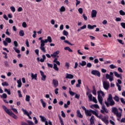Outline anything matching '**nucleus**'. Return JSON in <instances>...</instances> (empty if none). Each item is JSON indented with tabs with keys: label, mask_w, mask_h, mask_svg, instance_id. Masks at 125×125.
I'll list each match as a JSON object with an SVG mask.
<instances>
[{
	"label": "nucleus",
	"mask_w": 125,
	"mask_h": 125,
	"mask_svg": "<svg viewBox=\"0 0 125 125\" xmlns=\"http://www.w3.org/2000/svg\"><path fill=\"white\" fill-rule=\"evenodd\" d=\"M14 45H15V47H17L18 46V42L17 41H15L13 42Z\"/></svg>",
	"instance_id": "50"
},
{
	"label": "nucleus",
	"mask_w": 125,
	"mask_h": 125,
	"mask_svg": "<svg viewBox=\"0 0 125 125\" xmlns=\"http://www.w3.org/2000/svg\"><path fill=\"white\" fill-rule=\"evenodd\" d=\"M53 68L54 69V70H55V71H58L59 70V68L57 66V64H56V63H54Z\"/></svg>",
	"instance_id": "34"
},
{
	"label": "nucleus",
	"mask_w": 125,
	"mask_h": 125,
	"mask_svg": "<svg viewBox=\"0 0 125 125\" xmlns=\"http://www.w3.org/2000/svg\"><path fill=\"white\" fill-rule=\"evenodd\" d=\"M87 91L86 93V95L87 96V95H89L90 93H91V91L90 90V89L88 88V87H87Z\"/></svg>",
	"instance_id": "40"
},
{
	"label": "nucleus",
	"mask_w": 125,
	"mask_h": 125,
	"mask_svg": "<svg viewBox=\"0 0 125 125\" xmlns=\"http://www.w3.org/2000/svg\"><path fill=\"white\" fill-rule=\"evenodd\" d=\"M78 11H79V13H80V14H82L83 11V8H80L78 9Z\"/></svg>",
	"instance_id": "61"
},
{
	"label": "nucleus",
	"mask_w": 125,
	"mask_h": 125,
	"mask_svg": "<svg viewBox=\"0 0 125 125\" xmlns=\"http://www.w3.org/2000/svg\"><path fill=\"white\" fill-rule=\"evenodd\" d=\"M42 59H41L40 60V58H37V61L39 62H40H40H44V60H45V59H46V57H45V55H43L42 56Z\"/></svg>",
	"instance_id": "13"
},
{
	"label": "nucleus",
	"mask_w": 125,
	"mask_h": 125,
	"mask_svg": "<svg viewBox=\"0 0 125 125\" xmlns=\"http://www.w3.org/2000/svg\"><path fill=\"white\" fill-rule=\"evenodd\" d=\"M114 73L112 72H110V75L106 74L105 78L107 80H109V82H113L114 81Z\"/></svg>",
	"instance_id": "5"
},
{
	"label": "nucleus",
	"mask_w": 125,
	"mask_h": 125,
	"mask_svg": "<svg viewBox=\"0 0 125 125\" xmlns=\"http://www.w3.org/2000/svg\"><path fill=\"white\" fill-rule=\"evenodd\" d=\"M81 96V95L80 94H75V98H77V99H80V97Z\"/></svg>",
	"instance_id": "62"
},
{
	"label": "nucleus",
	"mask_w": 125,
	"mask_h": 125,
	"mask_svg": "<svg viewBox=\"0 0 125 125\" xmlns=\"http://www.w3.org/2000/svg\"><path fill=\"white\" fill-rule=\"evenodd\" d=\"M79 65H80L82 67H83V66H85V65H86V62L84 61H83L82 62L79 63Z\"/></svg>",
	"instance_id": "29"
},
{
	"label": "nucleus",
	"mask_w": 125,
	"mask_h": 125,
	"mask_svg": "<svg viewBox=\"0 0 125 125\" xmlns=\"http://www.w3.org/2000/svg\"><path fill=\"white\" fill-rule=\"evenodd\" d=\"M41 45H40V49L42 50L43 53H45L46 52V50H45V48L44 47V46L45 45V44L44 42H43V40L41 41Z\"/></svg>",
	"instance_id": "6"
},
{
	"label": "nucleus",
	"mask_w": 125,
	"mask_h": 125,
	"mask_svg": "<svg viewBox=\"0 0 125 125\" xmlns=\"http://www.w3.org/2000/svg\"><path fill=\"white\" fill-rule=\"evenodd\" d=\"M2 54H3L4 56V58H5V59H7L8 57H7V53H6V52H2Z\"/></svg>",
	"instance_id": "53"
},
{
	"label": "nucleus",
	"mask_w": 125,
	"mask_h": 125,
	"mask_svg": "<svg viewBox=\"0 0 125 125\" xmlns=\"http://www.w3.org/2000/svg\"><path fill=\"white\" fill-rule=\"evenodd\" d=\"M39 117L41 118V121L43 123H44V122H46V118H45L44 117H43L42 115H40Z\"/></svg>",
	"instance_id": "24"
},
{
	"label": "nucleus",
	"mask_w": 125,
	"mask_h": 125,
	"mask_svg": "<svg viewBox=\"0 0 125 125\" xmlns=\"http://www.w3.org/2000/svg\"><path fill=\"white\" fill-rule=\"evenodd\" d=\"M5 41L7 42L8 43H10L12 42L11 39H10V38H6Z\"/></svg>",
	"instance_id": "35"
},
{
	"label": "nucleus",
	"mask_w": 125,
	"mask_h": 125,
	"mask_svg": "<svg viewBox=\"0 0 125 125\" xmlns=\"http://www.w3.org/2000/svg\"><path fill=\"white\" fill-rule=\"evenodd\" d=\"M19 35L20 37H24L25 36V33H24L23 30H21L19 32Z\"/></svg>",
	"instance_id": "30"
},
{
	"label": "nucleus",
	"mask_w": 125,
	"mask_h": 125,
	"mask_svg": "<svg viewBox=\"0 0 125 125\" xmlns=\"http://www.w3.org/2000/svg\"><path fill=\"white\" fill-rule=\"evenodd\" d=\"M92 101L94 102L96 104H97V100L96 97H93Z\"/></svg>",
	"instance_id": "58"
},
{
	"label": "nucleus",
	"mask_w": 125,
	"mask_h": 125,
	"mask_svg": "<svg viewBox=\"0 0 125 125\" xmlns=\"http://www.w3.org/2000/svg\"><path fill=\"white\" fill-rule=\"evenodd\" d=\"M10 9L12 11V12H15V11L16 10L15 9V7H14V6L10 7Z\"/></svg>",
	"instance_id": "57"
},
{
	"label": "nucleus",
	"mask_w": 125,
	"mask_h": 125,
	"mask_svg": "<svg viewBox=\"0 0 125 125\" xmlns=\"http://www.w3.org/2000/svg\"><path fill=\"white\" fill-rule=\"evenodd\" d=\"M121 26L122 27V28H124V29H125V22H121Z\"/></svg>",
	"instance_id": "64"
},
{
	"label": "nucleus",
	"mask_w": 125,
	"mask_h": 125,
	"mask_svg": "<svg viewBox=\"0 0 125 125\" xmlns=\"http://www.w3.org/2000/svg\"><path fill=\"white\" fill-rule=\"evenodd\" d=\"M64 42H65V43H67V44H69V45H74V44L71 43V42L67 40H64Z\"/></svg>",
	"instance_id": "48"
},
{
	"label": "nucleus",
	"mask_w": 125,
	"mask_h": 125,
	"mask_svg": "<svg viewBox=\"0 0 125 125\" xmlns=\"http://www.w3.org/2000/svg\"><path fill=\"white\" fill-rule=\"evenodd\" d=\"M98 100L99 103L101 104V105H102L103 102V98H102L101 95H99V94H98Z\"/></svg>",
	"instance_id": "12"
},
{
	"label": "nucleus",
	"mask_w": 125,
	"mask_h": 125,
	"mask_svg": "<svg viewBox=\"0 0 125 125\" xmlns=\"http://www.w3.org/2000/svg\"><path fill=\"white\" fill-rule=\"evenodd\" d=\"M104 104L106 107H110V106H114L115 105V102L113 100L112 94H109L107 98V100L104 101Z\"/></svg>",
	"instance_id": "1"
},
{
	"label": "nucleus",
	"mask_w": 125,
	"mask_h": 125,
	"mask_svg": "<svg viewBox=\"0 0 125 125\" xmlns=\"http://www.w3.org/2000/svg\"><path fill=\"white\" fill-rule=\"evenodd\" d=\"M5 92H7V94L10 95L11 94V92H10V89H7L6 88L4 89Z\"/></svg>",
	"instance_id": "37"
},
{
	"label": "nucleus",
	"mask_w": 125,
	"mask_h": 125,
	"mask_svg": "<svg viewBox=\"0 0 125 125\" xmlns=\"http://www.w3.org/2000/svg\"><path fill=\"white\" fill-rule=\"evenodd\" d=\"M104 88L105 89V90H108L109 89V87H110V83L109 82H106V81H104L103 83Z\"/></svg>",
	"instance_id": "8"
},
{
	"label": "nucleus",
	"mask_w": 125,
	"mask_h": 125,
	"mask_svg": "<svg viewBox=\"0 0 125 125\" xmlns=\"http://www.w3.org/2000/svg\"><path fill=\"white\" fill-rule=\"evenodd\" d=\"M18 87H21L22 86V82H21V79L17 81Z\"/></svg>",
	"instance_id": "23"
},
{
	"label": "nucleus",
	"mask_w": 125,
	"mask_h": 125,
	"mask_svg": "<svg viewBox=\"0 0 125 125\" xmlns=\"http://www.w3.org/2000/svg\"><path fill=\"white\" fill-rule=\"evenodd\" d=\"M1 85H2V86H8L9 85L8 83L6 82L2 83H1Z\"/></svg>",
	"instance_id": "44"
},
{
	"label": "nucleus",
	"mask_w": 125,
	"mask_h": 125,
	"mask_svg": "<svg viewBox=\"0 0 125 125\" xmlns=\"http://www.w3.org/2000/svg\"><path fill=\"white\" fill-rule=\"evenodd\" d=\"M77 116L78 117V118H82L83 116L82 115V113H81V111L80 110H78L77 111Z\"/></svg>",
	"instance_id": "19"
},
{
	"label": "nucleus",
	"mask_w": 125,
	"mask_h": 125,
	"mask_svg": "<svg viewBox=\"0 0 125 125\" xmlns=\"http://www.w3.org/2000/svg\"><path fill=\"white\" fill-rule=\"evenodd\" d=\"M96 27H97L96 25H91L90 24H88L87 25V28L89 30H93V29H94V28H96Z\"/></svg>",
	"instance_id": "18"
},
{
	"label": "nucleus",
	"mask_w": 125,
	"mask_h": 125,
	"mask_svg": "<svg viewBox=\"0 0 125 125\" xmlns=\"http://www.w3.org/2000/svg\"><path fill=\"white\" fill-rule=\"evenodd\" d=\"M15 51H16V52H17V53H20V50L17 49V48H16V47H13Z\"/></svg>",
	"instance_id": "46"
},
{
	"label": "nucleus",
	"mask_w": 125,
	"mask_h": 125,
	"mask_svg": "<svg viewBox=\"0 0 125 125\" xmlns=\"http://www.w3.org/2000/svg\"><path fill=\"white\" fill-rule=\"evenodd\" d=\"M57 60H58V59H57V58H55L53 62L54 63H56V65H58V66H60V62Z\"/></svg>",
	"instance_id": "20"
},
{
	"label": "nucleus",
	"mask_w": 125,
	"mask_h": 125,
	"mask_svg": "<svg viewBox=\"0 0 125 125\" xmlns=\"http://www.w3.org/2000/svg\"><path fill=\"white\" fill-rule=\"evenodd\" d=\"M97 93L98 95V94H99V95H100V94H102V96H103V97H104L105 96V94L104 93V92L102 91V90L98 91L97 92Z\"/></svg>",
	"instance_id": "26"
},
{
	"label": "nucleus",
	"mask_w": 125,
	"mask_h": 125,
	"mask_svg": "<svg viewBox=\"0 0 125 125\" xmlns=\"http://www.w3.org/2000/svg\"><path fill=\"white\" fill-rule=\"evenodd\" d=\"M90 125L94 124V116L92 115L90 119Z\"/></svg>",
	"instance_id": "22"
},
{
	"label": "nucleus",
	"mask_w": 125,
	"mask_h": 125,
	"mask_svg": "<svg viewBox=\"0 0 125 125\" xmlns=\"http://www.w3.org/2000/svg\"><path fill=\"white\" fill-rule=\"evenodd\" d=\"M22 112H23L24 115H26V116H28L29 115V112L27 111V110L22 108Z\"/></svg>",
	"instance_id": "42"
},
{
	"label": "nucleus",
	"mask_w": 125,
	"mask_h": 125,
	"mask_svg": "<svg viewBox=\"0 0 125 125\" xmlns=\"http://www.w3.org/2000/svg\"><path fill=\"white\" fill-rule=\"evenodd\" d=\"M11 110H12V111L14 112V113H15L16 114H18V111L17 110V109L16 108H14L13 107H12L11 108Z\"/></svg>",
	"instance_id": "47"
},
{
	"label": "nucleus",
	"mask_w": 125,
	"mask_h": 125,
	"mask_svg": "<svg viewBox=\"0 0 125 125\" xmlns=\"http://www.w3.org/2000/svg\"><path fill=\"white\" fill-rule=\"evenodd\" d=\"M117 41L118 42H119V43H121V44H125V43L122 40L117 39Z\"/></svg>",
	"instance_id": "52"
},
{
	"label": "nucleus",
	"mask_w": 125,
	"mask_h": 125,
	"mask_svg": "<svg viewBox=\"0 0 125 125\" xmlns=\"http://www.w3.org/2000/svg\"><path fill=\"white\" fill-rule=\"evenodd\" d=\"M1 98H4V99H5L7 98V95L5 93H3L2 95H0Z\"/></svg>",
	"instance_id": "38"
},
{
	"label": "nucleus",
	"mask_w": 125,
	"mask_h": 125,
	"mask_svg": "<svg viewBox=\"0 0 125 125\" xmlns=\"http://www.w3.org/2000/svg\"><path fill=\"white\" fill-rule=\"evenodd\" d=\"M91 66H92V64L90 62H88L86 64V67L87 68H91Z\"/></svg>",
	"instance_id": "56"
},
{
	"label": "nucleus",
	"mask_w": 125,
	"mask_h": 125,
	"mask_svg": "<svg viewBox=\"0 0 125 125\" xmlns=\"http://www.w3.org/2000/svg\"><path fill=\"white\" fill-rule=\"evenodd\" d=\"M65 67H66L67 69H68L70 67V63L68 62H66L65 64Z\"/></svg>",
	"instance_id": "49"
},
{
	"label": "nucleus",
	"mask_w": 125,
	"mask_h": 125,
	"mask_svg": "<svg viewBox=\"0 0 125 125\" xmlns=\"http://www.w3.org/2000/svg\"><path fill=\"white\" fill-rule=\"evenodd\" d=\"M119 13L120 15H122V16H125V12L124 11H123V10H121L119 11Z\"/></svg>",
	"instance_id": "43"
},
{
	"label": "nucleus",
	"mask_w": 125,
	"mask_h": 125,
	"mask_svg": "<svg viewBox=\"0 0 125 125\" xmlns=\"http://www.w3.org/2000/svg\"><path fill=\"white\" fill-rule=\"evenodd\" d=\"M91 74H92V75H93L94 76L99 77V78H100V77L101 76V74L100 73V72L96 70H92V71L91 72Z\"/></svg>",
	"instance_id": "7"
},
{
	"label": "nucleus",
	"mask_w": 125,
	"mask_h": 125,
	"mask_svg": "<svg viewBox=\"0 0 125 125\" xmlns=\"http://www.w3.org/2000/svg\"><path fill=\"white\" fill-rule=\"evenodd\" d=\"M31 78L32 79V80H37V78H38V74H34V73H31Z\"/></svg>",
	"instance_id": "21"
},
{
	"label": "nucleus",
	"mask_w": 125,
	"mask_h": 125,
	"mask_svg": "<svg viewBox=\"0 0 125 125\" xmlns=\"http://www.w3.org/2000/svg\"><path fill=\"white\" fill-rule=\"evenodd\" d=\"M121 102L124 105H125V100L123 98H120Z\"/></svg>",
	"instance_id": "60"
},
{
	"label": "nucleus",
	"mask_w": 125,
	"mask_h": 125,
	"mask_svg": "<svg viewBox=\"0 0 125 125\" xmlns=\"http://www.w3.org/2000/svg\"><path fill=\"white\" fill-rule=\"evenodd\" d=\"M65 79H69L70 80H72V79H74V75L66 73L65 75Z\"/></svg>",
	"instance_id": "14"
},
{
	"label": "nucleus",
	"mask_w": 125,
	"mask_h": 125,
	"mask_svg": "<svg viewBox=\"0 0 125 125\" xmlns=\"http://www.w3.org/2000/svg\"><path fill=\"white\" fill-rule=\"evenodd\" d=\"M47 40L48 41V42H52V39H51V37L50 36H48L47 37Z\"/></svg>",
	"instance_id": "55"
},
{
	"label": "nucleus",
	"mask_w": 125,
	"mask_h": 125,
	"mask_svg": "<svg viewBox=\"0 0 125 125\" xmlns=\"http://www.w3.org/2000/svg\"><path fill=\"white\" fill-rule=\"evenodd\" d=\"M60 53V51L57 50V51L54 52L53 54H52L51 55V56L52 57H54V58H55V57H57V58H59V56H58V54H59Z\"/></svg>",
	"instance_id": "9"
},
{
	"label": "nucleus",
	"mask_w": 125,
	"mask_h": 125,
	"mask_svg": "<svg viewBox=\"0 0 125 125\" xmlns=\"http://www.w3.org/2000/svg\"><path fill=\"white\" fill-rule=\"evenodd\" d=\"M2 108L3 109V110L5 111V113L6 114H8L9 116H11V117H12L15 120H17L18 119V117L16 116L12 111H10L9 109L5 106V105H2Z\"/></svg>",
	"instance_id": "2"
},
{
	"label": "nucleus",
	"mask_w": 125,
	"mask_h": 125,
	"mask_svg": "<svg viewBox=\"0 0 125 125\" xmlns=\"http://www.w3.org/2000/svg\"><path fill=\"white\" fill-rule=\"evenodd\" d=\"M52 83L53 84L54 87H57L59 85V83L58 82V80L56 79H53L52 81Z\"/></svg>",
	"instance_id": "10"
},
{
	"label": "nucleus",
	"mask_w": 125,
	"mask_h": 125,
	"mask_svg": "<svg viewBox=\"0 0 125 125\" xmlns=\"http://www.w3.org/2000/svg\"><path fill=\"white\" fill-rule=\"evenodd\" d=\"M4 63L5 64V67H9V64L8 63V62H7V61H5L4 62Z\"/></svg>",
	"instance_id": "51"
},
{
	"label": "nucleus",
	"mask_w": 125,
	"mask_h": 125,
	"mask_svg": "<svg viewBox=\"0 0 125 125\" xmlns=\"http://www.w3.org/2000/svg\"><path fill=\"white\" fill-rule=\"evenodd\" d=\"M40 73L42 76V78L41 80L42 81H45V80H46V76L44 75V73L43 72H42V71L40 70Z\"/></svg>",
	"instance_id": "11"
},
{
	"label": "nucleus",
	"mask_w": 125,
	"mask_h": 125,
	"mask_svg": "<svg viewBox=\"0 0 125 125\" xmlns=\"http://www.w3.org/2000/svg\"><path fill=\"white\" fill-rule=\"evenodd\" d=\"M62 34L63 35V36H68V35H69V33L68 32H67V31L66 30H63V32H62Z\"/></svg>",
	"instance_id": "45"
},
{
	"label": "nucleus",
	"mask_w": 125,
	"mask_h": 125,
	"mask_svg": "<svg viewBox=\"0 0 125 125\" xmlns=\"http://www.w3.org/2000/svg\"><path fill=\"white\" fill-rule=\"evenodd\" d=\"M25 44L27 47H29L30 45L29 44V41H28V39H26L25 41Z\"/></svg>",
	"instance_id": "54"
},
{
	"label": "nucleus",
	"mask_w": 125,
	"mask_h": 125,
	"mask_svg": "<svg viewBox=\"0 0 125 125\" xmlns=\"http://www.w3.org/2000/svg\"><path fill=\"white\" fill-rule=\"evenodd\" d=\"M97 14V11L95 10H93L91 12V17L92 18H94V17H96V15Z\"/></svg>",
	"instance_id": "15"
},
{
	"label": "nucleus",
	"mask_w": 125,
	"mask_h": 125,
	"mask_svg": "<svg viewBox=\"0 0 125 125\" xmlns=\"http://www.w3.org/2000/svg\"><path fill=\"white\" fill-rule=\"evenodd\" d=\"M92 94L94 95H97V93L96 92V90L95 89V87H94V86H93V89L92 90Z\"/></svg>",
	"instance_id": "41"
},
{
	"label": "nucleus",
	"mask_w": 125,
	"mask_h": 125,
	"mask_svg": "<svg viewBox=\"0 0 125 125\" xmlns=\"http://www.w3.org/2000/svg\"><path fill=\"white\" fill-rule=\"evenodd\" d=\"M89 101H92V94H89L87 95Z\"/></svg>",
	"instance_id": "39"
},
{
	"label": "nucleus",
	"mask_w": 125,
	"mask_h": 125,
	"mask_svg": "<svg viewBox=\"0 0 125 125\" xmlns=\"http://www.w3.org/2000/svg\"><path fill=\"white\" fill-rule=\"evenodd\" d=\"M64 50H68L69 52H73L72 50L69 47H65Z\"/></svg>",
	"instance_id": "32"
},
{
	"label": "nucleus",
	"mask_w": 125,
	"mask_h": 125,
	"mask_svg": "<svg viewBox=\"0 0 125 125\" xmlns=\"http://www.w3.org/2000/svg\"><path fill=\"white\" fill-rule=\"evenodd\" d=\"M112 112L114 113V115H116L117 118H122V114L119 113V111L116 107L112 108Z\"/></svg>",
	"instance_id": "4"
},
{
	"label": "nucleus",
	"mask_w": 125,
	"mask_h": 125,
	"mask_svg": "<svg viewBox=\"0 0 125 125\" xmlns=\"http://www.w3.org/2000/svg\"><path fill=\"white\" fill-rule=\"evenodd\" d=\"M69 94H70V95H71V96H74V95H75V94H76V93L71 91V88H69Z\"/></svg>",
	"instance_id": "33"
},
{
	"label": "nucleus",
	"mask_w": 125,
	"mask_h": 125,
	"mask_svg": "<svg viewBox=\"0 0 125 125\" xmlns=\"http://www.w3.org/2000/svg\"><path fill=\"white\" fill-rule=\"evenodd\" d=\"M83 29H86V25H83V26L79 28L77 30V32H80V31H82V30H83Z\"/></svg>",
	"instance_id": "25"
},
{
	"label": "nucleus",
	"mask_w": 125,
	"mask_h": 125,
	"mask_svg": "<svg viewBox=\"0 0 125 125\" xmlns=\"http://www.w3.org/2000/svg\"><path fill=\"white\" fill-rule=\"evenodd\" d=\"M101 120L102 122H104L105 125H108V124H109V120L106 118V117H104V118H101Z\"/></svg>",
	"instance_id": "16"
},
{
	"label": "nucleus",
	"mask_w": 125,
	"mask_h": 125,
	"mask_svg": "<svg viewBox=\"0 0 125 125\" xmlns=\"http://www.w3.org/2000/svg\"><path fill=\"white\" fill-rule=\"evenodd\" d=\"M22 26L23 28H26L27 27V23H26L25 22H23L22 24Z\"/></svg>",
	"instance_id": "63"
},
{
	"label": "nucleus",
	"mask_w": 125,
	"mask_h": 125,
	"mask_svg": "<svg viewBox=\"0 0 125 125\" xmlns=\"http://www.w3.org/2000/svg\"><path fill=\"white\" fill-rule=\"evenodd\" d=\"M85 114L86 117H91V114H93V115L96 116L97 118H99V116H98V113L96 112V111L92 110V109L87 110L85 112Z\"/></svg>",
	"instance_id": "3"
},
{
	"label": "nucleus",
	"mask_w": 125,
	"mask_h": 125,
	"mask_svg": "<svg viewBox=\"0 0 125 125\" xmlns=\"http://www.w3.org/2000/svg\"><path fill=\"white\" fill-rule=\"evenodd\" d=\"M66 11V8H65V7L64 6H62L61 7L60 9V11L61 12H64V11Z\"/></svg>",
	"instance_id": "31"
},
{
	"label": "nucleus",
	"mask_w": 125,
	"mask_h": 125,
	"mask_svg": "<svg viewBox=\"0 0 125 125\" xmlns=\"http://www.w3.org/2000/svg\"><path fill=\"white\" fill-rule=\"evenodd\" d=\"M28 125H34V123L30 120L27 121Z\"/></svg>",
	"instance_id": "59"
},
{
	"label": "nucleus",
	"mask_w": 125,
	"mask_h": 125,
	"mask_svg": "<svg viewBox=\"0 0 125 125\" xmlns=\"http://www.w3.org/2000/svg\"><path fill=\"white\" fill-rule=\"evenodd\" d=\"M113 73L114 74V76H115V77H117V78H120L121 80L123 79L122 75L121 74H119V73H118V72H117L116 71H114Z\"/></svg>",
	"instance_id": "17"
},
{
	"label": "nucleus",
	"mask_w": 125,
	"mask_h": 125,
	"mask_svg": "<svg viewBox=\"0 0 125 125\" xmlns=\"http://www.w3.org/2000/svg\"><path fill=\"white\" fill-rule=\"evenodd\" d=\"M40 101L43 107L45 108V107H46V104H45V103H44V102L43 101V100H42V99H41Z\"/></svg>",
	"instance_id": "28"
},
{
	"label": "nucleus",
	"mask_w": 125,
	"mask_h": 125,
	"mask_svg": "<svg viewBox=\"0 0 125 125\" xmlns=\"http://www.w3.org/2000/svg\"><path fill=\"white\" fill-rule=\"evenodd\" d=\"M113 99L116 102H120V98L119 96L115 95V97L113 98Z\"/></svg>",
	"instance_id": "27"
},
{
	"label": "nucleus",
	"mask_w": 125,
	"mask_h": 125,
	"mask_svg": "<svg viewBox=\"0 0 125 125\" xmlns=\"http://www.w3.org/2000/svg\"><path fill=\"white\" fill-rule=\"evenodd\" d=\"M30 98H31V97H30V96L26 95V98H25V101H26L27 102H29V101H30Z\"/></svg>",
	"instance_id": "36"
}]
</instances>
